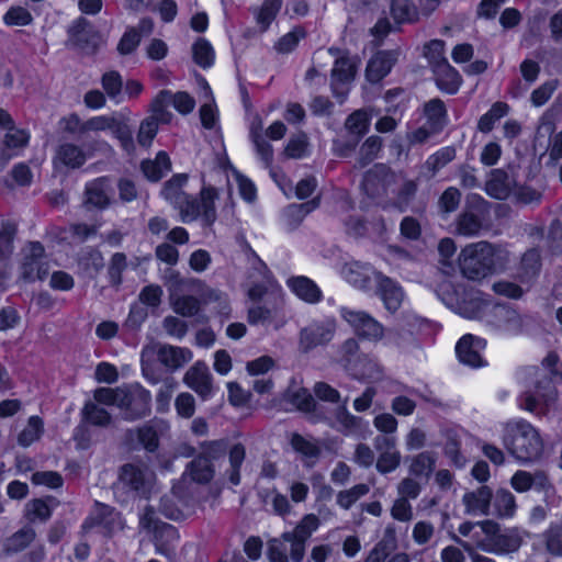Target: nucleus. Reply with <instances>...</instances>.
<instances>
[{
    "instance_id": "9b49d317",
    "label": "nucleus",
    "mask_w": 562,
    "mask_h": 562,
    "mask_svg": "<svg viewBox=\"0 0 562 562\" xmlns=\"http://www.w3.org/2000/svg\"><path fill=\"white\" fill-rule=\"evenodd\" d=\"M486 347L484 339L467 334L460 338L456 346V352L460 362L479 368L484 366L482 352Z\"/></svg>"
},
{
    "instance_id": "0eeeda50",
    "label": "nucleus",
    "mask_w": 562,
    "mask_h": 562,
    "mask_svg": "<svg viewBox=\"0 0 562 562\" xmlns=\"http://www.w3.org/2000/svg\"><path fill=\"white\" fill-rule=\"evenodd\" d=\"M119 486L147 497L154 487V474L143 464H127L121 471Z\"/></svg>"
},
{
    "instance_id": "c9c22d12",
    "label": "nucleus",
    "mask_w": 562,
    "mask_h": 562,
    "mask_svg": "<svg viewBox=\"0 0 562 562\" xmlns=\"http://www.w3.org/2000/svg\"><path fill=\"white\" fill-rule=\"evenodd\" d=\"M192 56L200 67L209 68L214 64L215 52L212 44L205 38L196 40L192 45Z\"/></svg>"
},
{
    "instance_id": "c756f323",
    "label": "nucleus",
    "mask_w": 562,
    "mask_h": 562,
    "mask_svg": "<svg viewBox=\"0 0 562 562\" xmlns=\"http://www.w3.org/2000/svg\"><path fill=\"white\" fill-rule=\"evenodd\" d=\"M199 82L205 99L203 105L200 109L201 122L204 127L212 128L215 126L218 116L217 109L214 104L213 93L209 83L204 79H200Z\"/></svg>"
},
{
    "instance_id": "c03bdc74",
    "label": "nucleus",
    "mask_w": 562,
    "mask_h": 562,
    "mask_svg": "<svg viewBox=\"0 0 562 562\" xmlns=\"http://www.w3.org/2000/svg\"><path fill=\"white\" fill-rule=\"evenodd\" d=\"M7 26H26L32 23L31 12L20 5L11 7L2 18Z\"/></svg>"
},
{
    "instance_id": "bf43d9fd",
    "label": "nucleus",
    "mask_w": 562,
    "mask_h": 562,
    "mask_svg": "<svg viewBox=\"0 0 562 562\" xmlns=\"http://www.w3.org/2000/svg\"><path fill=\"white\" fill-rule=\"evenodd\" d=\"M482 223L477 215L472 212H465L459 218L458 232L465 236H472L480 232Z\"/></svg>"
},
{
    "instance_id": "680f3d73",
    "label": "nucleus",
    "mask_w": 562,
    "mask_h": 562,
    "mask_svg": "<svg viewBox=\"0 0 562 562\" xmlns=\"http://www.w3.org/2000/svg\"><path fill=\"white\" fill-rule=\"evenodd\" d=\"M26 516L30 520H45L50 516L49 505L42 499H34L26 504Z\"/></svg>"
},
{
    "instance_id": "f8f14e48",
    "label": "nucleus",
    "mask_w": 562,
    "mask_h": 562,
    "mask_svg": "<svg viewBox=\"0 0 562 562\" xmlns=\"http://www.w3.org/2000/svg\"><path fill=\"white\" fill-rule=\"evenodd\" d=\"M183 382L201 398L207 400L213 395L212 375L203 362H195L184 374Z\"/></svg>"
},
{
    "instance_id": "2f4dec72",
    "label": "nucleus",
    "mask_w": 562,
    "mask_h": 562,
    "mask_svg": "<svg viewBox=\"0 0 562 562\" xmlns=\"http://www.w3.org/2000/svg\"><path fill=\"white\" fill-rule=\"evenodd\" d=\"M170 159L165 151H159L155 159L142 164L144 176L150 181H158L170 170Z\"/></svg>"
},
{
    "instance_id": "8fccbe9b",
    "label": "nucleus",
    "mask_w": 562,
    "mask_h": 562,
    "mask_svg": "<svg viewBox=\"0 0 562 562\" xmlns=\"http://www.w3.org/2000/svg\"><path fill=\"white\" fill-rule=\"evenodd\" d=\"M284 153L289 158L295 159L307 156L310 148L306 136L304 134L292 136L285 146Z\"/></svg>"
},
{
    "instance_id": "6ab92c4d",
    "label": "nucleus",
    "mask_w": 562,
    "mask_h": 562,
    "mask_svg": "<svg viewBox=\"0 0 562 562\" xmlns=\"http://www.w3.org/2000/svg\"><path fill=\"white\" fill-rule=\"evenodd\" d=\"M44 249L38 243H31L24 249L23 278L25 280L43 279L47 270L42 269L41 259Z\"/></svg>"
},
{
    "instance_id": "a211bd4d",
    "label": "nucleus",
    "mask_w": 562,
    "mask_h": 562,
    "mask_svg": "<svg viewBox=\"0 0 562 562\" xmlns=\"http://www.w3.org/2000/svg\"><path fill=\"white\" fill-rule=\"evenodd\" d=\"M397 52H379L368 63L366 69L367 79L370 82H378L383 79L397 60Z\"/></svg>"
},
{
    "instance_id": "4c0bfd02",
    "label": "nucleus",
    "mask_w": 562,
    "mask_h": 562,
    "mask_svg": "<svg viewBox=\"0 0 562 562\" xmlns=\"http://www.w3.org/2000/svg\"><path fill=\"white\" fill-rule=\"evenodd\" d=\"M94 515L98 524L103 525L110 532L124 527L120 515L106 505L98 504Z\"/></svg>"
},
{
    "instance_id": "5fc2aeb1",
    "label": "nucleus",
    "mask_w": 562,
    "mask_h": 562,
    "mask_svg": "<svg viewBox=\"0 0 562 562\" xmlns=\"http://www.w3.org/2000/svg\"><path fill=\"white\" fill-rule=\"evenodd\" d=\"M280 0H267L257 13V23L266 30L280 10Z\"/></svg>"
},
{
    "instance_id": "bb28decb",
    "label": "nucleus",
    "mask_w": 562,
    "mask_h": 562,
    "mask_svg": "<svg viewBox=\"0 0 562 562\" xmlns=\"http://www.w3.org/2000/svg\"><path fill=\"white\" fill-rule=\"evenodd\" d=\"M492 493L488 487L482 486L475 492L467 493L463 503L467 512L473 515H485L490 507Z\"/></svg>"
},
{
    "instance_id": "f03ea898",
    "label": "nucleus",
    "mask_w": 562,
    "mask_h": 562,
    "mask_svg": "<svg viewBox=\"0 0 562 562\" xmlns=\"http://www.w3.org/2000/svg\"><path fill=\"white\" fill-rule=\"evenodd\" d=\"M94 400L104 405H115L125 411L126 418H137L149 412L151 394L136 383L115 389L98 387L94 391Z\"/></svg>"
},
{
    "instance_id": "a19ab883",
    "label": "nucleus",
    "mask_w": 562,
    "mask_h": 562,
    "mask_svg": "<svg viewBox=\"0 0 562 562\" xmlns=\"http://www.w3.org/2000/svg\"><path fill=\"white\" fill-rule=\"evenodd\" d=\"M11 248V236L0 233V286H5L9 280V254Z\"/></svg>"
},
{
    "instance_id": "b1692460",
    "label": "nucleus",
    "mask_w": 562,
    "mask_h": 562,
    "mask_svg": "<svg viewBox=\"0 0 562 562\" xmlns=\"http://www.w3.org/2000/svg\"><path fill=\"white\" fill-rule=\"evenodd\" d=\"M159 361L169 369H178L192 359V352L188 348L170 345L159 346L157 350Z\"/></svg>"
},
{
    "instance_id": "7c9ffc66",
    "label": "nucleus",
    "mask_w": 562,
    "mask_h": 562,
    "mask_svg": "<svg viewBox=\"0 0 562 562\" xmlns=\"http://www.w3.org/2000/svg\"><path fill=\"white\" fill-rule=\"evenodd\" d=\"M510 484L516 492L524 493L532 487L544 488L547 477L542 473L531 474L526 471H517L513 475Z\"/></svg>"
},
{
    "instance_id": "6e6552de",
    "label": "nucleus",
    "mask_w": 562,
    "mask_h": 562,
    "mask_svg": "<svg viewBox=\"0 0 562 562\" xmlns=\"http://www.w3.org/2000/svg\"><path fill=\"white\" fill-rule=\"evenodd\" d=\"M558 392L550 383H538L535 393H525L519 397V406L536 415H546L554 407Z\"/></svg>"
},
{
    "instance_id": "9d476101",
    "label": "nucleus",
    "mask_w": 562,
    "mask_h": 562,
    "mask_svg": "<svg viewBox=\"0 0 562 562\" xmlns=\"http://www.w3.org/2000/svg\"><path fill=\"white\" fill-rule=\"evenodd\" d=\"M319 520L315 515H306L293 532H285L284 539L290 542V555L293 561H302L306 540L317 530Z\"/></svg>"
},
{
    "instance_id": "052dcab7",
    "label": "nucleus",
    "mask_w": 562,
    "mask_h": 562,
    "mask_svg": "<svg viewBox=\"0 0 562 562\" xmlns=\"http://www.w3.org/2000/svg\"><path fill=\"white\" fill-rule=\"evenodd\" d=\"M94 379L98 383L112 384L119 380V371L114 364L103 361L97 366Z\"/></svg>"
},
{
    "instance_id": "aec40b11",
    "label": "nucleus",
    "mask_w": 562,
    "mask_h": 562,
    "mask_svg": "<svg viewBox=\"0 0 562 562\" xmlns=\"http://www.w3.org/2000/svg\"><path fill=\"white\" fill-rule=\"evenodd\" d=\"M286 284L291 292L306 303H317L322 299V291L311 279L299 276L288 279Z\"/></svg>"
},
{
    "instance_id": "3c124183",
    "label": "nucleus",
    "mask_w": 562,
    "mask_h": 562,
    "mask_svg": "<svg viewBox=\"0 0 562 562\" xmlns=\"http://www.w3.org/2000/svg\"><path fill=\"white\" fill-rule=\"evenodd\" d=\"M188 474L193 481L207 482L213 476V470L210 461L206 458H199L194 460L188 471Z\"/></svg>"
},
{
    "instance_id": "cd10ccee",
    "label": "nucleus",
    "mask_w": 562,
    "mask_h": 562,
    "mask_svg": "<svg viewBox=\"0 0 562 562\" xmlns=\"http://www.w3.org/2000/svg\"><path fill=\"white\" fill-rule=\"evenodd\" d=\"M486 193L495 199H506L512 193V181L502 170H494L485 186Z\"/></svg>"
},
{
    "instance_id": "20e7f679",
    "label": "nucleus",
    "mask_w": 562,
    "mask_h": 562,
    "mask_svg": "<svg viewBox=\"0 0 562 562\" xmlns=\"http://www.w3.org/2000/svg\"><path fill=\"white\" fill-rule=\"evenodd\" d=\"M102 132H110L121 143V146L126 153H133L135 148L132 131L120 113L102 114L92 116L82 123L81 134L91 135Z\"/></svg>"
},
{
    "instance_id": "ddd939ff",
    "label": "nucleus",
    "mask_w": 562,
    "mask_h": 562,
    "mask_svg": "<svg viewBox=\"0 0 562 562\" xmlns=\"http://www.w3.org/2000/svg\"><path fill=\"white\" fill-rule=\"evenodd\" d=\"M340 274L352 286L366 291L375 285V276H382L370 266L356 261L345 263Z\"/></svg>"
},
{
    "instance_id": "1a4fd4ad",
    "label": "nucleus",
    "mask_w": 562,
    "mask_h": 562,
    "mask_svg": "<svg viewBox=\"0 0 562 562\" xmlns=\"http://www.w3.org/2000/svg\"><path fill=\"white\" fill-rule=\"evenodd\" d=\"M358 59L348 55H341L336 58L331 70V88L339 101H342L349 91L350 83L353 81Z\"/></svg>"
},
{
    "instance_id": "393cba45",
    "label": "nucleus",
    "mask_w": 562,
    "mask_h": 562,
    "mask_svg": "<svg viewBox=\"0 0 562 562\" xmlns=\"http://www.w3.org/2000/svg\"><path fill=\"white\" fill-rule=\"evenodd\" d=\"M188 183V176L186 173H179L173 176L166 184L162 190L164 198L172 203L179 211L180 206L189 201L190 196L183 191Z\"/></svg>"
},
{
    "instance_id": "423d86ee",
    "label": "nucleus",
    "mask_w": 562,
    "mask_h": 562,
    "mask_svg": "<svg viewBox=\"0 0 562 562\" xmlns=\"http://www.w3.org/2000/svg\"><path fill=\"white\" fill-rule=\"evenodd\" d=\"M340 316L352 328L355 334L363 339L378 341L384 335L383 325L363 311L341 307Z\"/></svg>"
},
{
    "instance_id": "864d4df0",
    "label": "nucleus",
    "mask_w": 562,
    "mask_h": 562,
    "mask_svg": "<svg viewBox=\"0 0 562 562\" xmlns=\"http://www.w3.org/2000/svg\"><path fill=\"white\" fill-rule=\"evenodd\" d=\"M160 98L164 101L170 100L173 108L182 114L190 113L195 105L193 98L186 92H178L172 97L168 92H162Z\"/></svg>"
},
{
    "instance_id": "6e6d98bb",
    "label": "nucleus",
    "mask_w": 562,
    "mask_h": 562,
    "mask_svg": "<svg viewBox=\"0 0 562 562\" xmlns=\"http://www.w3.org/2000/svg\"><path fill=\"white\" fill-rule=\"evenodd\" d=\"M102 87L111 99L116 100V102L121 101L122 78L116 71L103 75Z\"/></svg>"
},
{
    "instance_id": "412c9836",
    "label": "nucleus",
    "mask_w": 562,
    "mask_h": 562,
    "mask_svg": "<svg viewBox=\"0 0 562 562\" xmlns=\"http://www.w3.org/2000/svg\"><path fill=\"white\" fill-rule=\"evenodd\" d=\"M375 447L380 452L376 460V470L381 473H387L397 468L400 464V453L395 449V443L389 438H378Z\"/></svg>"
},
{
    "instance_id": "4d7b16f0",
    "label": "nucleus",
    "mask_w": 562,
    "mask_h": 562,
    "mask_svg": "<svg viewBox=\"0 0 562 562\" xmlns=\"http://www.w3.org/2000/svg\"><path fill=\"white\" fill-rule=\"evenodd\" d=\"M425 56L432 65L434 70L439 68L441 63H447L445 58V44L439 40L430 41L425 46Z\"/></svg>"
},
{
    "instance_id": "a878e982",
    "label": "nucleus",
    "mask_w": 562,
    "mask_h": 562,
    "mask_svg": "<svg viewBox=\"0 0 562 562\" xmlns=\"http://www.w3.org/2000/svg\"><path fill=\"white\" fill-rule=\"evenodd\" d=\"M438 88L447 93H456L461 86V77L448 63H441L434 70Z\"/></svg>"
},
{
    "instance_id": "c85d7f7f",
    "label": "nucleus",
    "mask_w": 562,
    "mask_h": 562,
    "mask_svg": "<svg viewBox=\"0 0 562 562\" xmlns=\"http://www.w3.org/2000/svg\"><path fill=\"white\" fill-rule=\"evenodd\" d=\"M30 138L31 134L26 128H10L3 136V150L9 157L15 156L27 146Z\"/></svg>"
},
{
    "instance_id": "37998d69",
    "label": "nucleus",
    "mask_w": 562,
    "mask_h": 562,
    "mask_svg": "<svg viewBox=\"0 0 562 562\" xmlns=\"http://www.w3.org/2000/svg\"><path fill=\"white\" fill-rule=\"evenodd\" d=\"M43 432V422L37 416L30 417L27 425L19 435V443L23 447H29L40 439Z\"/></svg>"
},
{
    "instance_id": "13d9d810",
    "label": "nucleus",
    "mask_w": 562,
    "mask_h": 562,
    "mask_svg": "<svg viewBox=\"0 0 562 562\" xmlns=\"http://www.w3.org/2000/svg\"><path fill=\"white\" fill-rule=\"evenodd\" d=\"M288 551H290V542L284 539H273L269 542L268 557L270 562H288Z\"/></svg>"
},
{
    "instance_id": "e2e57ef3",
    "label": "nucleus",
    "mask_w": 562,
    "mask_h": 562,
    "mask_svg": "<svg viewBox=\"0 0 562 562\" xmlns=\"http://www.w3.org/2000/svg\"><path fill=\"white\" fill-rule=\"evenodd\" d=\"M304 37V32L300 29H294L293 31L283 35L278 43L276 44V49L279 53L286 54L292 52Z\"/></svg>"
},
{
    "instance_id": "69168bd1",
    "label": "nucleus",
    "mask_w": 562,
    "mask_h": 562,
    "mask_svg": "<svg viewBox=\"0 0 562 562\" xmlns=\"http://www.w3.org/2000/svg\"><path fill=\"white\" fill-rule=\"evenodd\" d=\"M175 406L180 417L190 418L195 411L194 397L190 393H181L177 396Z\"/></svg>"
},
{
    "instance_id": "e433bc0d",
    "label": "nucleus",
    "mask_w": 562,
    "mask_h": 562,
    "mask_svg": "<svg viewBox=\"0 0 562 562\" xmlns=\"http://www.w3.org/2000/svg\"><path fill=\"white\" fill-rule=\"evenodd\" d=\"M508 105L504 102H496L492 108L481 116L477 123L479 131L487 133L492 131L495 123L508 113Z\"/></svg>"
},
{
    "instance_id": "dca6fc26",
    "label": "nucleus",
    "mask_w": 562,
    "mask_h": 562,
    "mask_svg": "<svg viewBox=\"0 0 562 562\" xmlns=\"http://www.w3.org/2000/svg\"><path fill=\"white\" fill-rule=\"evenodd\" d=\"M376 294L380 296L384 307L395 313L403 304L405 294L402 288L392 279L385 276H375Z\"/></svg>"
},
{
    "instance_id": "f3484780",
    "label": "nucleus",
    "mask_w": 562,
    "mask_h": 562,
    "mask_svg": "<svg viewBox=\"0 0 562 562\" xmlns=\"http://www.w3.org/2000/svg\"><path fill=\"white\" fill-rule=\"evenodd\" d=\"M89 157L79 146L70 143L63 144L56 149L53 162L56 169L78 168Z\"/></svg>"
},
{
    "instance_id": "7ed1b4c3",
    "label": "nucleus",
    "mask_w": 562,
    "mask_h": 562,
    "mask_svg": "<svg viewBox=\"0 0 562 562\" xmlns=\"http://www.w3.org/2000/svg\"><path fill=\"white\" fill-rule=\"evenodd\" d=\"M503 443L507 451L520 462L537 459L543 446L539 431L522 419L512 420L505 425Z\"/></svg>"
},
{
    "instance_id": "603ef678",
    "label": "nucleus",
    "mask_w": 562,
    "mask_h": 562,
    "mask_svg": "<svg viewBox=\"0 0 562 562\" xmlns=\"http://www.w3.org/2000/svg\"><path fill=\"white\" fill-rule=\"evenodd\" d=\"M494 505L498 515L505 517L513 516L516 509L515 497L506 490L497 491Z\"/></svg>"
},
{
    "instance_id": "473e14b6",
    "label": "nucleus",
    "mask_w": 562,
    "mask_h": 562,
    "mask_svg": "<svg viewBox=\"0 0 562 562\" xmlns=\"http://www.w3.org/2000/svg\"><path fill=\"white\" fill-rule=\"evenodd\" d=\"M280 286H278L268 274H262L259 282L252 281L247 288V295L250 301H261L266 295L280 294Z\"/></svg>"
},
{
    "instance_id": "de8ad7c7",
    "label": "nucleus",
    "mask_w": 562,
    "mask_h": 562,
    "mask_svg": "<svg viewBox=\"0 0 562 562\" xmlns=\"http://www.w3.org/2000/svg\"><path fill=\"white\" fill-rule=\"evenodd\" d=\"M370 119L371 115L367 111H356L347 119L346 127L350 133L360 136L368 131Z\"/></svg>"
},
{
    "instance_id": "58836bf2",
    "label": "nucleus",
    "mask_w": 562,
    "mask_h": 562,
    "mask_svg": "<svg viewBox=\"0 0 562 562\" xmlns=\"http://www.w3.org/2000/svg\"><path fill=\"white\" fill-rule=\"evenodd\" d=\"M425 115L427 124L432 131H439L446 123L445 105L438 99L431 100L425 105Z\"/></svg>"
},
{
    "instance_id": "2eb2a0df",
    "label": "nucleus",
    "mask_w": 562,
    "mask_h": 562,
    "mask_svg": "<svg viewBox=\"0 0 562 562\" xmlns=\"http://www.w3.org/2000/svg\"><path fill=\"white\" fill-rule=\"evenodd\" d=\"M443 302L467 318H480L482 312L488 306L479 292H465L462 299L447 297Z\"/></svg>"
},
{
    "instance_id": "f704fd0d",
    "label": "nucleus",
    "mask_w": 562,
    "mask_h": 562,
    "mask_svg": "<svg viewBox=\"0 0 562 562\" xmlns=\"http://www.w3.org/2000/svg\"><path fill=\"white\" fill-rule=\"evenodd\" d=\"M200 297L201 303L204 305L215 304V308L220 315L224 317H228L231 315L232 308L227 296L223 292L205 288L202 290Z\"/></svg>"
},
{
    "instance_id": "f257e3e1",
    "label": "nucleus",
    "mask_w": 562,
    "mask_h": 562,
    "mask_svg": "<svg viewBox=\"0 0 562 562\" xmlns=\"http://www.w3.org/2000/svg\"><path fill=\"white\" fill-rule=\"evenodd\" d=\"M507 259L508 252L505 249L481 241L462 249L459 266L469 279H479L503 268Z\"/></svg>"
},
{
    "instance_id": "5701e85b",
    "label": "nucleus",
    "mask_w": 562,
    "mask_h": 562,
    "mask_svg": "<svg viewBox=\"0 0 562 562\" xmlns=\"http://www.w3.org/2000/svg\"><path fill=\"white\" fill-rule=\"evenodd\" d=\"M112 188L110 181L100 178L88 183L86 189V202L91 206L103 209L109 205Z\"/></svg>"
},
{
    "instance_id": "09e8293b",
    "label": "nucleus",
    "mask_w": 562,
    "mask_h": 562,
    "mask_svg": "<svg viewBox=\"0 0 562 562\" xmlns=\"http://www.w3.org/2000/svg\"><path fill=\"white\" fill-rule=\"evenodd\" d=\"M140 34L135 27H127L117 43L120 55H130L136 50L140 43Z\"/></svg>"
},
{
    "instance_id": "338daca9",
    "label": "nucleus",
    "mask_w": 562,
    "mask_h": 562,
    "mask_svg": "<svg viewBox=\"0 0 562 562\" xmlns=\"http://www.w3.org/2000/svg\"><path fill=\"white\" fill-rule=\"evenodd\" d=\"M369 487L364 484L357 485L351 490L339 493L337 502L342 508H349L359 497L367 494Z\"/></svg>"
},
{
    "instance_id": "39448f33",
    "label": "nucleus",
    "mask_w": 562,
    "mask_h": 562,
    "mask_svg": "<svg viewBox=\"0 0 562 562\" xmlns=\"http://www.w3.org/2000/svg\"><path fill=\"white\" fill-rule=\"evenodd\" d=\"M218 191L211 186H203L199 198L189 199L180 206L181 221L190 223L201 220L205 225H212L216 220Z\"/></svg>"
},
{
    "instance_id": "72a5a7b5",
    "label": "nucleus",
    "mask_w": 562,
    "mask_h": 562,
    "mask_svg": "<svg viewBox=\"0 0 562 562\" xmlns=\"http://www.w3.org/2000/svg\"><path fill=\"white\" fill-rule=\"evenodd\" d=\"M156 114L145 119L140 125L137 133V142L140 146L148 147L153 143L157 132L159 122H167L162 114H159L157 110Z\"/></svg>"
},
{
    "instance_id": "49530a36",
    "label": "nucleus",
    "mask_w": 562,
    "mask_h": 562,
    "mask_svg": "<svg viewBox=\"0 0 562 562\" xmlns=\"http://www.w3.org/2000/svg\"><path fill=\"white\" fill-rule=\"evenodd\" d=\"M291 445H292L293 449L296 452H299L305 459V461L307 463H312L313 459L318 456L317 446L313 441H311L300 435L292 436Z\"/></svg>"
},
{
    "instance_id": "0e129e2a",
    "label": "nucleus",
    "mask_w": 562,
    "mask_h": 562,
    "mask_svg": "<svg viewBox=\"0 0 562 562\" xmlns=\"http://www.w3.org/2000/svg\"><path fill=\"white\" fill-rule=\"evenodd\" d=\"M32 483L34 485H43L49 488L60 487L63 479L57 472L44 471L36 472L32 475Z\"/></svg>"
},
{
    "instance_id": "4468645a",
    "label": "nucleus",
    "mask_w": 562,
    "mask_h": 562,
    "mask_svg": "<svg viewBox=\"0 0 562 562\" xmlns=\"http://www.w3.org/2000/svg\"><path fill=\"white\" fill-rule=\"evenodd\" d=\"M335 329L336 323L334 319L311 324L301 331V348L307 351L318 345L329 341L334 336Z\"/></svg>"
},
{
    "instance_id": "774afa93",
    "label": "nucleus",
    "mask_w": 562,
    "mask_h": 562,
    "mask_svg": "<svg viewBox=\"0 0 562 562\" xmlns=\"http://www.w3.org/2000/svg\"><path fill=\"white\" fill-rule=\"evenodd\" d=\"M245 458V450L241 446H234L229 452V463L232 468L229 481L232 484L237 485L239 483L238 469L241 465Z\"/></svg>"
},
{
    "instance_id": "79ce46f5",
    "label": "nucleus",
    "mask_w": 562,
    "mask_h": 562,
    "mask_svg": "<svg viewBox=\"0 0 562 562\" xmlns=\"http://www.w3.org/2000/svg\"><path fill=\"white\" fill-rule=\"evenodd\" d=\"M100 405H103L102 403L97 402L94 398L93 401L87 402L83 407V417L87 422L98 425V426H105L110 422V414Z\"/></svg>"
},
{
    "instance_id": "a18cd8bd",
    "label": "nucleus",
    "mask_w": 562,
    "mask_h": 562,
    "mask_svg": "<svg viewBox=\"0 0 562 562\" xmlns=\"http://www.w3.org/2000/svg\"><path fill=\"white\" fill-rule=\"evenodd\" d=\"M139 524L142 528L153 530L155 533L166 535L168 538L176 537V530L172 526L167 524L159 525L158 521L154 518V513L149 509H146L145 513L140 515Z\"/></svg>"
},
{
    "instance_id": "ea45409f",
    "label": "nucleus",
    "mask_w": 562,
    "mask_h": 562,
    "mask_svg": "<svg viewBox=\"0 0 562 562\" xmlns=\"http://www.w3.org/2000/svg\"><path fill=\"white\" fill-rule=\"evenodd\" d=\"M170 303L173 311L182 316H192L198 313L200 303L192 296H177L175 291L170 293Z\"/></svg>"
},
{
    "instance_id": "4be33fe9",
    "label": "nucleus",
    "mask_w": 562,
    "mask_h": 562,
    "mask_svg": "<svg viewBox=\"0 0 562 562\" xmlns=\"http://www.w3.org/2000/svg\"><path fill=\"white\" fill-rule=\"evenodd\" d=\"M482 531L486 535L488 543H483V548L490 550L492 546L501 547L503 551H515L519 547V541L515 537L501 535L498 526L493 521L481 524Z\"/></svg>"
}]
</instances>
